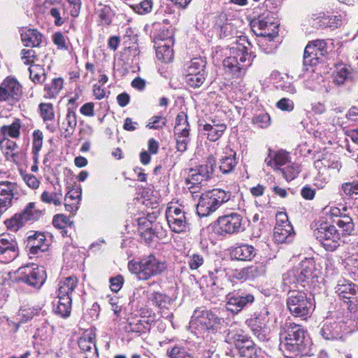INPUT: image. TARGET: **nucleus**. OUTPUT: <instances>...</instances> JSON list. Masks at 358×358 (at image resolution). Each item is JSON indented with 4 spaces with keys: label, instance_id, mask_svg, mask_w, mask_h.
<instances>
[{
    "label": "nucleus",
    "instance_id": "6ab92c4d",
    "mask_svg": "<svg viewBox=\"0 0 358 358\" xmlns=\"http://www.w3.org/2000/svg\"><path fill=\"white\" fill-rule=\"evenodd\" d=\"M173 41L171 38L165 40L161 39V41L157 43L156 48L157 57L165 63L170 62L173 58V51L171 48Z\"/></svg>",
    "mask_w": 358,
    "mask_h": 358
},
{
    "label": "nucleus",
    "instance_id": "6e6d98bb",
    "mask_svg": "<svg viewBox=\"0 0 358 358\" xmlns=\"http://www.w3.org/2000/svg\"><path fill=\"white\" fill-rule=\"evenodd\" d=\"M166 119L162 116H155L149 120L146 125L149 129H159L166 125Z\"/></svg>",
    "mask_w": 358,
    "mask_h": 358
},
{
    "label": "nucleus",
    "instance_id": "de8ad7c7",
    "mask_svg": "<svg viewBox=\"0 0 358 358\" xmlns=\"http://www.w3.org/2000/svg\"><path fill=\"white\" fill-rule=\"evenodd\" d=\"M205 80L204 73H189L187 76V84L194 88L199 87Z\"/></svg>",
    "mask_w": 358,
    "mask_h": 358
},
{
    "label": "nucleus",
    "instance_id": "423d86ee",
    "mask_svg": "<svg viewBox=\"0 0 358 358\" xmlns=\"http://www.w3.org/2000/svg\"><path fill=\"white\" fill-rule=\"evenodd\" d=\"M225 341L228 343H234L240 349L242 356L255 358V349L248 337L243 334V331L236 324H231L227 330L225 336Z\"/></svg>",
    "mask_w": 358,
    "mask_h": 358
},
{
    "label": "nucleus",
    "instance_id": "680f3d73",
    "mask_svg": "<svg viewBox=\"0 0 358 358\" xmlns=\"http://www.w3.org/2000/svg\"><path fill=\"white\" fill-rule=\"evenodd\" d=\"M276 106L282 110L289 112L294 109V103L289 99L282 98L277 102Z\"/></svg>",
    "mask_w": 358,
    "mask_h": 358
},
{
    "label": "nucleus",
    "instance_id": "412c9836",
    "mask_svg": "<svg viewBox=\"0 0 358 358\" xmlns=\"http://www.w3.org/2000/svg\"><path fill=\"white\" fill-rule=\"evenodd\" d=\"M236 153L232 149L226 148L220 159V169L223 173L231 172L237 164Z\"/></svg>",
    "mask_w": 358,
    "mask_h": 358
},
{
    "label": "nucleus",
    "instance_id": "f257e3e1",
    "mask_svg": "<svg viewBox=\"0 0 358 358\" xmlns=\"http://www.w3.org/2000/svg\"><path fill=\"white\" fill-rule=\"evenodd\" d=\"M253 57L246 46L236 43L230 49V56L224 59L223 66L232 76L239 77L252 64Z\"/></svg>",
    "mask_w": 358,
    "mask_h": 358
},
{
    "label": "nucleus",
    "instance_id": "dca6fc26",
    "mask_svg": "<svg viewBox=\"0 0 358 358\" xmlns=\"http://www.w3.org/2000/svg\"><path fill=\"white\" fill-rule=\"evenodd\" d=\"M239 22L238 19L232 16H227L226 13H221L217 17L215 24L219 29V34L220 38L234 37L237 35V24Z\"/></svg>",
    "mask_w": 358,
    "mask_h": 358
},
{
    "label": "nucleus",
    "instance_id": "a878e982",
    "mask_svg": "<svg viewBox=\"0 0 358 358\" xmlns=\"http://www.w3.org/2000/svg\"><path fill=\"white\" fill-rule=\"evenodd\" d=\"M43 38V35L36 29H27L21 34V39L25 46L38 47Z\"/></svg>",
    "mask_w": 358,
    "mask_h": 358
},
{
    "label": "nucleus",
    "instance_id": "39448f33",
    "mask_svg": "<svg viewBox=\"0 0 358 358\" xmlns=\"http://www.w3.org/2000/svg\"><path fill=\"white\" fill-rule=\"evenodd\" d=\"M287 306L290 313L298 317H306L314 310L312 299L304 292L296 290L289 292Z\"/></svg>",
    "mask_w": 358,
    "mask_h": 358
},
{
    "label": "nucleus",
    "instance_id": "7c9ffc66",
    "mask_svg": "<svg viewBox=\"0 0 358 358\" xmlns=\"http://www.w3.org/2000/svg\"><path fill=\"white\" fill-rule=\"evenodd\" d=\"M231 255L238 260L247 261L255 257V250L252 245H242L235 248L232 250Z\"/></svg>",
    "mask_w": 358,
    "mask_h": 358
},
{
    "label": "nucleus",
    "instance_id": "e433bc0d",
    "mask_svg": "<svg viewBox=\"0 0 358 358\" xmlns=\"http://www.w3.org/2000/svg\"><path fill=\"white\" fill-rule=\"evenodd\" d=\"M0 194L14 199L18 194L17 183L9 180H0Z\"/></svg>",
    "mask_w": 358,
    "mask_h": 358
},
{
    "label": "nucleus",
    "instance_id": "5701e85b",
    "mask_svg": "<svg viewBox=\"0 0 358 358\" xmlns=\"http://www.w3.org/2000/svg\"><path fill=\"white\" fill-rule=\"evenodd\" d=\"M289 153L284 150L273 153L270 151L268 156L265 159V163L274 169L280 170V167L285 165L289 162Z\"/></svg>",
    "mask_w": 358,
    "mask_h": 358
},
{
    "label": "nucleus",
    "instance_id": "a19ab883",
    "mask_svg": "<svg viewBox=\"0 0 358 358\" xmlns=\"http://www.w3.org/2000/svg\"><path fill=\"white\" fill-rule=\"evenodd\" d=\"M336 224L338 227L343 229L344 235H350L354 230L352 219L346 215L341 216L336 221Z\"/></svg>",
    "mask_w": 358,
    "mask_h": 358
},
{
    "label": "nucleus",
    "instance_id": "9d476101",
    "mask_svg": "<svg viewBox=\"0 0 358 358\" xmlns=\"http://www.w3.org/2000/svg\"><path fill=\"white\" fill-rule=\"evenodd\" d=\"M315 236L326 250L334 251L340 245V234L333 225L321 226L315 231Z\"/></svg>",
    "mask_w": 358,
    "mask_h": 358
},
{
    "label": "nucleus",
    "instance_id": "0e129e2a",
    "mask_svg": "<svg viewBox=\"0 0 358 358\" xmlns=\"http://www.w3.org/2000/svg\"><path fill=\"white\" fill-rule=\"evenodd\" d=\"M0 194V215L5 213L13 205V199Z\"/></svg>",
    "mask_w": 358,
    "mask_h": 358
},
{
    "label": "nucleus",
    "instance_id": "bf43d9fd",
    "mask_svg": "<svg viewBox=\"0 0 358 358\" xmlns=\"http://www.w3.org/2000/svg\"><path fill=\"white\" fill-rule=\"evenodd\" d=\"M152 1L151 0H144L134 7L136 13L144 15L151 12L152 9Z\"/></svg>",
    "mask_w": 358,
    "mask_h": 358
},
{
    "label": "nucleus",
    "instance_id": "79ce46f5",
    "mask_svg": "<svg viewBox=\"0 0 358 358\" xmlns=\"http://www.w3.org/2000/svg\"><path fill=\"white\" fill-rule=\"evenodd\" d=\"M0 148L6 151V155H10L12 158L14 159L16 156L14 151L17 150V145L15 141L9 139L8 137L0 136Z\"/></svg>",
    "mask_w": 358,
    "mask_h": 358
},
{
    "label": "nucleus",
    "instance_id": "052dcab7",
    "mask_svg": "<svg viewBox=\"0 0 358 358\" xmlns=\"http://www.w3.org/2000/svg\"><path fill=\"white\" fill-rule=\"evenodd\" d=\"M176 138V148L177 150L181 152H185L187 148V145L189 141V136L183 134H175Z\"/></svg>",
    "mask_w": 358,
    "mask_h": 358
},
{
    "label": "nucleus",
    "instance_id": "c756f323",
    "mask_svg": "<svg viewBox=\"0 0 358 358\" xmlns=\"http://www.w3.org/2000/svg\"><path fill=\"white\" fill-rule=\"evenodd\" d=\"M227 127L224 124H216L215 121H213V124H206L203 125V130L207 131L208 139L210 141H216L218 140Z\"/></svg>",
    "mask_w": 358,
    "mask_h": 358
},
{
    "label": "nucleus",
    "instance_id": "603ef678",
    "mask_svg": "<svg viewBox=\"0 0 358 358\" xmlns=\"http://www.w3.org/2000/svg\"><path fill=\"white\" fill-rule=\"evenodd\" d=\"M341 189L348 196L351 197L354 194H358V180L343 183Z\"/></svg>",
    "mask_w": 358,
    "mask_h": 358
},
{
    "label": "nucleus",
    "instance_id": "393cba45",
    "mask_svg": "<svg viewBox=\"0 0 358 358\" xmlns=\"http://www.w3.org/2000/svg\"><path fill=\"white\" fill-rule=\"evenodd\" d=\"M78 284V279L75 276H69L61 280L58 285V297H71Z\"/></svg>",
    "mask_w": 358,
    "mask_h": 358
},
{
    "label": "nucleus",
    "instance_id": "a211bd4d",
    "mask_svg": "<svg viewBox=\"0 0 358 358\" xmlns=\"http://www.w3.org/2000/svg\"><path fill=\"white\" fill-rule=\"evenodd\" d=\"M254 301V296L252 294L245 296L233 295L228 298L226 303V308L234 313L241 311L248 303H252Z\"/></svg>",
    "mask_w": 358,
    "mask_h": 358
},
{
    "label": "nucleus",
    "instance_id": "09e8293b",
    "mask_svg": "<svg viewBox=\"0 0 358 358\" xmlns=\"http://www.w3.org/2000/svg\"><path fill=\"white\" fill-rule=\"evenodd\" d=\"M63 87V80L62 78H55L50 86H45V89L48 91L50 97L55 96Z\"/></svg>",
    "mask_w": 358,
    "mask_h": 358
},
{
    "label": "nucleus",
    "instance_id": "72a5a7b5",
    "mask_svg": "<svg viewBox=\"0 0 358 358\" xmlns=\"http://www.w3.org/2000/svg\"><path fill=\"white\" fill-rule=\"evenodd\" d=\"M175 134L189 135V125L187 121V115L184 112L178 114L174 127Z\"/></svg>",
    "mask_w": 358,
    "mask_h": 358
},
{
    "label": "nucleus",
    "instance_id": "13d9d810",
    "mask_svg": "<svg viewBox=\"0 0 358 358\" xmlns=\"http://www.w3.org/2000/svg\"><path fill=\"white\" fill-rule=\"evenodd\" d=\"M252 122L261 128H266L270 124V116L267 113H261L252 119Z\"/></svg>",
    "mask_w": 358,
    "mask_h": 358
},
{
    "label": "nucleus",
    "instance_id": "0eeeda50",
    "mask_svg": "<svg viewBox=\"0 0 358 358\" xmlns=\"http://www.w3.org/2000/svg\"><path fill=\"white\" fill-rule=\"evenodd\" d=\"M15 280L35 288H40L44 283V270L34 264L20 267L15 272Z\"/></svg>",
    "mask_w": 358,
    "mask_h": 358
},
{
    "label": "nucleus",
    "instance_id": "3c124183",
    "mask_svg": "<svg viewBox=\"0 0 358 358\" xmlns=\"http://www.w3.org/2000/svg\"><path fill=\"white\" fill-rule=\"evenodd\" d=\"M167 356L169 358H192L184 348L178 345L174 346L170 350H167Z\"/></svg>",
    "mask_w": 358,
    "mask_h": 358
},
{
    "label": "nucleus",
    "instance_id": "4be33fe9",
    "mask_svg": "<svg viewBox=\"0 0 358 358\" xmlns=\"http://www.w3.org/2000/svg\"><path fill=\"white\" fill-rule=\"evenodd\" d=\"M50 3L58 4V7H54L50 10V14L55 19V25H62L69 18V14L65 5L62 3V0H50Z\"/></svg>",
    "mask_w": 358,
    "mask_h": 358
},
{
    "label": "nucleus",
    "instance_id": "6e6552de",
    "mask_svg": "<svg viewBox=\"0 0 358 358\" xmlns=\"http://www.w3.org/2000/svg\"><path fill=\"white\" fill-rule=\"evenodd\" d=\"M315 266L313 259H306L301 263L300 268L289 271L284 275L283 280L287 284H294L303 282L309 279H314L317 277L315 271Z\"/></svg>",
    "mask_w": 358,
    "mask_h": 358
},
{
    "label": "nucleus",
    "instance_id": "f3484780",
    "mask_svg": "<svg viewBox=\"0 0 358 358\" xmlns=\"http://www.w3.org/2000/svg\"><path fill=\"white\" fill-rule=\"evenodd\" d=\"M18 255L17 244L10 237H0V262L9 263Z\"/></svg>",
    "mask_w": 358,
    "mask_h": 358
},
{
    "label": "nucleus",
    "instance_id": "7ed1b4c3",
    "mask_svg": "<svg viewBox=\"0 0 358 358\" xmlns=\"http://www.w3.org/2000/svg\"><path fill=\"white\" fill-rule=\"evenodd\" d=\"M281 347L291 352H303L309 338L299 325L286 323L280 333Z\"/></svg>",
    "mask_w": 358,
    "mask_h": 358
},
{
    "label": "nucleus",
    "instance_id": "4c0bfd02",
    "mask_svg": "<svg viewBox=\"0 0 358 358\" xmlns=\"http://www.w3.org/2000/svg\"><path fill=\"white\" fill-rule=\"evenodd\" d=\"M335 290L341 297L344 299H350L356 294L355 285L351 283L338 282Z\"/></svg>",
    "mask_w": 358,
    "mask_h": 358
},
{
    "label": "nucleus",
    "instance_id": "338daca9",
    "mask_svg": "<svg viewBox=\"0 0 358 358\" xmlns=\"http://www.w3.org/2000/svg\"><path fill=\"white\" fill-rule=\"evenodd\" d=\"M257 267H248L243 268L237 275L236 278L239 279L247 278L248 277L255 276L257 272Z\"/></svg>",
    "mask_w": 358,
    "mask_h": 358
},
{
    "label": "nucleus",
    "instance_id": "473e14b6",
    "mask_svg": "<svg viewBox=\"0 0 358 358\" xmlns=\"http://www.w3.org/2000/svg\"><path fill=\"white\" fill-rule=\"evenodd\" d=\"M77 125V117L73 108H69L65 119L62 123V129L65 131L67 135L73 134Z\"/></svg>",
    "mask_w": 358,
    "mask_h": 358
},
{
    "label": "nucleus",
    "instance_id": "f704fd0d",
    "mask_svg": "<svg viewBox=\"0 0 358 358\" xmlns=\"http://www.w3.org/2000/svg\"><path fill=\"white\" fill-rule=\"evenodd\" d=\"M95 12L102 24L108 25L110 24L113 12L110 6L99 3L96 5Z\"/></svg>",
    "mask_w": 358,
    "mask_h": 358
},
{
    "label": "nucleus",
    "instance_id": "69168bd1",
    "mask_svg": "<svg viewBox=\"0 0 358 358\" xmlns=\"http://www.w3.org/2000/svg\"><path fill=\"white\" fill-rule=\"evenodd\" d=\"M155 302L160 308H166V305L170 304V299L161 293L155 294Z\"/></svg>",
    "mask_w": 358,
    "mask_h": 358
},
{
    "label": "nucleus",
    "instance_id": "864d4df0",
    "mask_svg": "<svg viewBox=\"0 0 358 358\" xmlns=\"http://www.w3.org/2000/svg\"><path fill=\"white\" fill-rule=\"evenodd\" d=\"M204 262L203 257L199 254L194 253L189 255L188 265L191 270H196L201 267Z\"/></svg>",
    "mask_w": 358,
    "mask_h": 358
},
{
    "label": "nucleus",
    "instance_id": "b1692460",
    "mask_svg": "<svg viewBox=\"0 0 358 358\" xmlns=\"http://www.w3.org/2000/svg\"><path fill=\"white\" fill-rule=\"evenodd\" d=\"M21 127V120L15 117L10 124H5L0 127V136L14 139L19 138Z\"/></svg>",
    "mask_w": 358,
    "mask_h": 358
},
{
    "label": "nucleus",
    "instance_id": "aec40b11",
    "mask_svg": "<svg viewBox=\"0 0 358 358\" xmlns=\"http://www.w3.org/2000/svg\"><path fill=\"white\" fill-rule=\"evenodd\" d=\"M311 19L319 20L318 26L322 28L329 27L335 29L342 24L341 15H325L323 13L312 14Z\"/></svg>",
    "mask_w": 358,
    "mask_h": 358
},
{
    "label": "nucleus",
    "instance_id": "20e7f679",
    "mask_svg": "<svg viewBox=\"0 0 358 358\" xmlns=\"http://www.w3.org/2000/svg\"><path fill=\"white\" fill-rule=\"evenodd\" d=\"M231 194L221 189L202 194L196 206L197 214L200 217H206L215 212L222 203L230 199Z\"/></svg>",
    "mask_w": 358,
    "mask_h": 358
},
{
    "label": "nucleus",
    "instance_id": "c85d7f7f",
    "mask_svg": "<svg viewBox=\"0 0 358 358\" xmlns=\"http://www.w3.org/2000/svg\"><path fill=\"white\" fill-rule=\"evenodd\" d=\"M294 231L292 225L275 226L273 230V238L275 242L278 243H282L286 241H290L292 234Z\"/></svg>",
    "mask_w": 358,
    "mask_h": 358
},
{
    "label": "nucleus",
    "instance_id": "37998d69",
    "mask_svg": "<svg viewBox=\"0 0 358 358\" xmlns=\"http://www.w3.org/2000/svg\"><path fill=\"white\" fill-rule=\"evenodd\" d=\"M29 71V77L35 83H41L45 80V74L44 69L41 66L31 64Z\"/></svg>",
    "mask_w": 358,
    "mask_h": 358
},
{
    "label": "nucleus",
    "instance_id": "ddd939ff",
    "mask_svg": "<svg viewBox=\"0 0 358 358\" xmlns=\"http://www.w3.org/2000/svg\"><path fill=\"white\" fill-rule=\"evenodd\" d=\"M278 23L273 17L262 16L252 22V31L257 36L272 41L278 33Z\"/></svg>",
    "mask_w": 358,
    "mask_h": 358
},
{
    "label": "nucleus",
    "instance_id": "cd10ccee",
    "mask_svg": "<svg viewBox=\"0 0 358 358\" xmlns=\"http://www.w3.org/2000/svg\"><path fill=\"white\" fill-rule=\"evenodd\" d=\"M213 172V171L210 170V168L206 164L201 165L197 170L192 169L190 171V174L187 180L192 184L201 182L203 180H206Z\"/></svg>",
    "mask_w": 358,
    "mask_h": 358
},
{
    "label": "nucleus",
    "instance_id": "bb28decb",
    "mask_svg": "<svg viewBox=\"0 0 358 358\" xmlns=\"http://www.w3.org/2000/svg\"><path fill=\"white\" fill-rule=\"evenodd\" d=\"M41 110V116L44 122L46 124V127L51 132L55 131V126L52 123L55 119V112L51 103H41L39 106Z\"/></svg>",
    "mask_w": 358,
    "mask_h": 358
},
{
    "label": "nucleus",
    "instance_id": "1a4fd4ad",
    "mask_svg": "<svg viewBox=\"0 0 358 358\" xmlns=\"http://www.w3.org/2000/svg\"><path fill=\"white\" fill-rule=\"evenodd\" d=\"M224 321L207 310H196L192 317V326L215 332L221 329Z\"/></svg>",
    "mask_w": 358,
    "mask_h": 358
},
{
    "label": "nucleus",
    "instance_id": "4d7b16f0",
    "mask_svg": "<svg viewBox=\"0 0 358 358\" xmlns=\"http://www.w3.org/2000/svg\"><path fill=\"white\" fill-rule=\"evenodd\" d=\"M23 181L32 189H36L41 184L40 180L34 176L29 173H22Z\"/></svg>",
    "mask_w": 358,
    "mask_h": 358
},
{
    "label": "nucleus",
    "instance_id": "58836bf2",
    "mask_svg": "<svg viewBox=\"0 0 358 358\" xmlns=\"http://www.w3.org/2000/svg\"><path fill=\"white\" fill-rule=\"evenodd\" d=\"M59 301L56 308V313L60 315L62 317H66L69 316L71 307V297H58Z\"/></svg>",
    "mask_w": 358,
    "mask_h": 358
},
{
    "label": "nucleus",
    "instance_id": "8fccbe9b",
    "mask_svg": "<svg viewBox=\"0 0 358 358\" xmlns=\"http://www.w3.org/2000/svg\"><path fill=\"white\" fill-rule=\"evenodd\" d=\"M35 203L31 202L28 203L24 210L20 213L23 218L26 219V222L37 220L39 214L34 210Z\"/></svg>",
    "mask_w": 358,
    "mask_h": 358
},
{
    "label": "nucleus",
    "instance_id": "5fc2aeb1",
    "mask_svg": "<svg viewBox=\"0 0 358 358\" xmlns=\"http://www.w3.org/2000/svg\"><path fill=\"white\" fill-rule=\"evenodd\" d=\"M21 59L24 64H31L38 60L36 51L32 49H22L21 50Z\"/></svg>",
    "mask_w": 358,
    "mask_h": 358
},
{
    "label": "nucleus",
    "instance_id": "4468645a",
    "mask_svg": "<svg viewBox=\"0 0 358 358\" xmlns=\"http://www.w3.org/2000/svg\"><path fill=\"white\" fill-rule=\"evenodd\" d=\"M166 220L172 231L175 233L186 232L189 224L186 213L178 207H169L166 211Z\"/></svg>",
    "mask_w": 358,
    "mask_h": 358
},
{
    "label": "nucleus",
    "instance_id": "9b49d317",
    "mask_svg": "<svg viewBox=\"0 0 358 358\" xmlns=\"http://www.w3.org/2000/svg\"><path fill=\"white\" fill-rule=\"evenodd\" d=\"M243 217L236 213H232L220 217L217 219L218 228L221 234H236L245 231Z\"/></svg>",
    "mask_w": 358,
    "mask_h": 358
},
{
    "label": "nucleus",
    "instance_id": "a18cd8bd",
    "mask_svg": "<svg viewBox=\"0 0 358 358\" xmlns=\"http://www.w3.org/2000/svg\"><path fill=\"white\" fill-rule=\"evenodd\" d=\"M26 219L23 218L20 213L15 214L13 217L5 222L6 227L13 231H17L26 223Z\"/></svg>",
    "mask_w": 358,
    "mask_h": 358
},
{
    "label": "nucleus",
    "instance_id": "f8f14e48",
    "mask_svg": "<svg viewBox=\"0 0 358 358\" xmlns=\"http://www.w3.org/2000/svg\"><path fill=\"white\" fill-rule=\"evenodd\" d=\"M22 86L14 78L7 77L0 85V101L14 105L21 97Z\"/></svg>",
    "mask_w": 358,
    "mask_h": 358
},
{
    "label": "nucleus",
    "instance_id": "f03ea898",
    "mask_svg": "<svg viewBox=\"0 0 358 358\" xmlns=\"http://www.w3.org/2000/svg\"><path fill=\"white\" fill-rule=\"evenodd\" d=\"M128 268L138 279L147 280L161 275L166 269V264L155 255H150L142 258L139 262H129Z\"/></svg>",
    "mask_w": 358,
    "mask_h": 358
},
{
    "label": "nucleus",
    "instance_id": "e2e57ef3",
    "mask_svg": "<svg viewBox=\"0 0 358 358\" xmlns=\"http://www.w3.org/2000/svg\"><path fill=\"white\" fill-rule=\"evenodd\" d=\"M69 218L66 216L62 214H58L54 216L52 224L58 229H63L67 224Z\"/></svg>",
    "mask_w": 358,
    "mask_h": 358
},
{
    "label": "nucleus",
    "instance_id": "c9c22d12",
    "mask_svg": "<svg viewBox=\"0 0 358 358\" xmlns=\"http://www.w3.org/2000/svg\"><path fill=\"white\" fill-rule=\"evenodd\" d=\"M62 193L61 189L52 192L44 191L41 195V201L47 204H53L55 206H61L62 203Z\"/></svg>",
    "mask_w": 358,
    "mask_h": 358
},
{
    "label": "nucleus",
    "instance_id": "49530a36",
    "mask_svg": "<svg viewBox=\"0 0 358 358\" xmlns=\"http://www.w3.org/2000/svg\"><path fill=\"white\" fill-rule=\"evenodd\" d=\"M280 171L287 180H293L301 171L300 166L298 164H292Z\"/></svg>",
    "mask_w": 358,
    "mask_h": 358
},
{
    "label": "nucleus",
    "instance_id": "c03bdc74",
    "mask_svg": "<svg viewBox=\"0 0 358 358\" xmlns=\"http://www.w3.org/2000/svg\"><path fill=\"white\" fill-rule=\"evenodd\" d=\"M206 62L200 57L192 59L187 66V72L189 73H204Z\"/></svg>",
    "mask_w": 358,
    "mask_h": 358
},
{
    "label": "nucleus",
    "instance_id": "774afa93",
    "mask_svg": "<svg viewBox=\"0 0 358 358\" xmlns=\"http://www.w3.org/2000/svg\"><path fill=\"white\" fill-rule=\"evenodd\" d=\"M110 289L114 292H117L123 285V278L121 275L112 278L110 280Z\"/></svg>",
    "mask_w": 358,
    "mask_h": 358
},
{
    "label": "nucleus",
    "instance_id": "2eb2a0df",
    "mask_svg": "<svg viewBox=\"0 0 358 358\" xmlns=\"http://www.w3.org/2000/svg\"><path fill=\"white\" fill-rule=\"evenodd\" d=\"M327 53V43L324 40L311 41L305 48L303 63L305 65H315Z\"/></svg>",
    "mask_w": 358,
    "mask_h": 358
},
{
    "label": "nucleus",
    "instance_id": "2f4dec72",
    "mask_svg": "<svg viewBox=\"0 0 358 358\" xmlns=\"http://www.w3.org/2000/svg\"><path fill=\"white\" fill-rule=\"evenodd\" d=\"M45 236L43 234L36 233L29 237V242H33L29 249L31 254H37L39 251L44 252L48 249V245L45 243Z\"/></svg>",
    "mask_w": 358,
    "mask_h": 358
},
{
    "label": "nucleus",
    "instance_id": "ea45409f",
    "mask_svg": "<svg viewBox=\"0 0 358 358\" xmlns=\"http://www.w3.org/2000/svg\"><path fill=\"white\" fill-rule=\"evenodd\" d=\"M351 75V69L345 66H339L334 75V81L338 85H343Z\"/></svg>",
    "mask_w": 358,
    "mask_h": 358
}]
</instances>
